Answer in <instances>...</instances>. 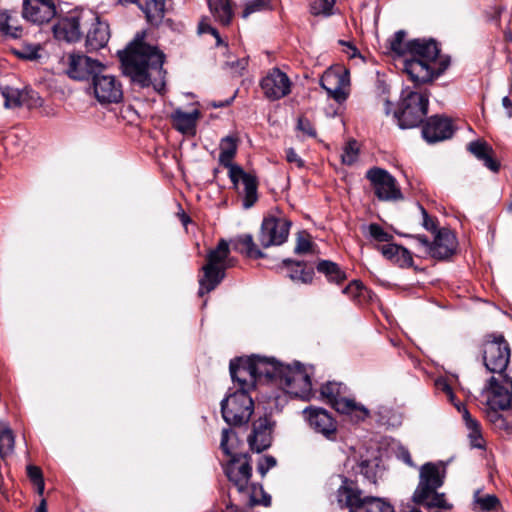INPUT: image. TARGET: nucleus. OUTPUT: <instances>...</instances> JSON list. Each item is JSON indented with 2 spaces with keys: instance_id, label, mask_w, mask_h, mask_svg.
<instances>
[{
  "instance_id": "f257e3e1",
  "label": "nucleus",
  "mask_w": 512,
  "mask_h": 512,
  "mask_svg": "<svg viewBox=\"0 0 512 512\" xmlns=\"http://www.w3.org/2000/svg\"><path fill=\"white\" fill-rule=\"evenodd\" d=\"M229 368L233 383L253 389L257 382H273L294 397L303 400L315 397L310 374L298 362L284 365L274 358L251 356L231 360Z\"/></svg>"
},
{
  "instance_id": "f03ea898",
  "label": "nucleus",
  "mask_w": 512,
  "mask_h": 512,
  "mask_svg": "<svg viewBox=\"0 0 512 512\" xmlns=\"http://www.w3.org/2000/svg\"><path fill=\"white\" fill-rule=\"evenodd\" d=\"M405 38V31H397L388 41L389 48L404 57L403 71L415 84L431 82L448 68L450 60L439 55L435 41L413 39L406 42Z\"/></svg>"
},
{
  "instance_id": "7ed1b4c3",
  "label": "nucleus",
  "mask_w": 512,
  "mask_h": 512,
  "mask_svg": "<svg viewBox=\"0 0 512 512\" xmlns=\"http://www.w3.org/2000/svg\"><path fill=\"white\" fill-rule=\"evenodd\" d=\"M123 73L140 87L152 86L161 92L165 87L163 69L165 55L157 47L144 42V33L137 34L125 50L118 52Z\"/></svg>"
},
{
  "instance_id": "20e7f679",
  "label": "nucleus",
  "mask_w": 512,
  "mask_h": 512,
  "mask_svg": "<svg viewBox=\"0 0 512 512\" xmlns=\"http://www.w3.org/2000/svg\"><path fill=\"white\" fill-rule=\"evenodd\" d=\"M445 473L446 470L443 466L431 462L422 465L412 501L428 509H452V505L446 501L445 494L438 492L444 483Z\"/></svg>"
},
{
  "instance_id": "39448f33",
  "label": "nucleus",
  "mask_w": 512,
  "mask_h": 512,
  "mask_svg": "<svg viewBox=\"0 0 512 512\" xmlns=\"http://www.w3.org/2000/svg\"><path fill=\"white\" fill-rule=\"evenodd\" d=\"M237 147L238 139L236 137L229 135L222 138L219 146V163L229 169V178L235 187H238L240 183L243 185V206L248 209L258 199V181L254 174L245 172L240 166L232 163Z\"/></svg>"
},
{
  "instance_id": "423d86ee",
  "label": "nucleus",
  "mask_w": 512,
  "mask_h": 512,
  "mask_svg": "<svg viewBox=\"0 0 512 512\" xmlns=\"http://www.w3.org/2000/svg\"><path fill=\"white\" fill-rule=\"evenodd\" d=\"M225 474L239 493L247 496L252 505L269 506L271 497L262 488L250 482L252 466L248 454L233 455L225 467Z\"/></svg>"
},
{
  "instance_id": "0eeeda50",
  "label": "nucleus",
  "mask_w": 512,
  "mask_h": 512,
  "mask_svg": "<svg viewBox=\"0 0 512 512\" xmlns=\"http://www.w3.org/2000/svg\"><path fill=\"white\" fill-rule=\"evenodd\" d=\"M337 502L349 512H394V507L384 498L363 496L357 485L347 478L337 490Z\"/></svg>"
},
{
  "instance_id": "6e6552de",
  "label": "nucleus",
  "mask_w": 512,
  "mask_h": 512,
  "mask_svg": "<svg viewBox=\"0 0 512 512\" xmlns=\"http://www.w3.org/2000/svg\"><path fill=\"white\" fill-rule=\"evenodd\" d=\"M429 95L426 92L413 91L410 88L402 90L394 117L402 129L414 128L423 122L427 115Z\"/></svg>"
},
{
  "instance_id": "1a4fd4ad",
  "label": "nucleus",
  "mask_w": 512,
  "mask_h": 512,
  "mask_svg": "<svg viewBox=\"0 0 512 512\" xmlns=\"http://www.w3.org/2000/svg\"><path fill=\"white\" fill-rule=\"evenodd\" d=\"M320 395L337 412L348 415L353 421H363L369 415L367 408L349 397L347 386L341 382L328 381L321 387Z\"/></svg>"
},
{
  "instance_id": "9d476101",
  "label": "nucleus",
  "mask_w": 512,
  "mask_h": 512,
  "mask_svg": "<svg viewBox=\"0 0 512 512\" xmlns=\"http://www.w3.org/2000/svg\"><path fill=\"white\" fill-rule=\"evenodd\" d=\"M229 245L222 239L217 247L207 255V263L202 267L203 276L199 279V296L214 290L225 276V270L230 266Z\"/></svg>"
},
{
  "instance_id": "9b49d317",
  "label": "nucleus",
  "mask_w": 512,
  "mask_h": 512,
  "mask_svg": "<svg viewBox=\"0 0 512 512\" xmlns=\"http://www.w3.org/2000/svg\"><path fill=\"white\" fill-rule=\"evenodd\" d=\"M237 390L229 393L221 402V412L224 420L230 425H242L249 421L254 403L249 391L252 390L242 383H234Z\"/></svg>"
},
{
  "instance_id": "f8f14e48",
  "label": "nucleus",
  "mask_w": 512,
  "mask_h": 512,
  "mask_svg": "<svg viewBox=\"0 0 512 512\" xmlns=\"http://www.w3.org/2000/svg\"><path fill=\"white\" fill-rule=\"evenodd\" d=\"M96 19L97 12L92 9H74L54 26V34L59 40L77 42L82 38L83 30Z\"/></svg>"
},
{
  "instance_id": "ddd939ff",
  "label": "nucleus",
  "mask_w": 512,
  "mask_h": 512,
  "mask_svg": "<svg viewBox=\"0 0 512 512\" xmlns=\"http://www.w3.org/2000/svg\"><path fill=\"white\" fill-rule=\"evenodd\" d=\"M510 347L503 335H488L483 343V361L491 373L502 375L510 361Z\"/></svg>"
},
{
  "instance_id": "4468645a",
  "label": "nucleus",
  "mask_w": 512,
  "mask_h": 512,
  "mask_svg": "<svg viewBox=\"0 0 512 512\" xmlns=\"http://www.w3.org/2000/svg\"><path fill=\"white\" fill-rule=\"evenodd\" d=\"M366 178L373 188L375 196L380 201H398L403 199V194L393 177L387 170L373 167L366 172Z\"/></svg>"
},
{
  "instance_id": "2eb2a0df",
  "label": "nucleus",
  "mask_w": 512,
  "mask_h": 512,
  "mask_svg": "<svg viewBox=\"0 0 512 512\" xmlns=\"http://www.w3.org/2000/svg\"><path fill=\"white\" fill-rule=\"evenodd\" d=\"M92 92L101 104L119 103L123 98L121 82L112 74L98 72L92 79Z\"/></svg>"
},
{
  "instance_id": "dca6fc26",
  "label": "nucleus",
  "mask_w": 512,
  "mask_h": 512,
  "mask_svg": "<svg viewBox=\"0 0 512 512\" xmlns=\"http://www.w3.org/2000/svg\"><path fill=\"white\" fill-rule=\"evenodd\" d=\"M320 85L326 90L329 97L341 103L347 99L349 94V71L341 66L330 67L323 73Z\"/></svg>"
},
{
  "instance_id": "f3484780",
  "label": "nucleus",
  "mask_w": 512,
  "mask_h": 512,
  "mask_svg": "<svg viewBox=\"0 0 512 512\" xmlns=\"http://www.w3.org/2000/svg\"><path fill=\"white\" fill-rule=\"evenodd\" d=\"M291 223L285 218H264L259 234V242L263 248L283 244L289 235Z\"/></svg>"
},
{
  "instance_id": "a211bd4d",
  "label": "nucleus",
  "mask_w": 512,
  "mask_h": 512,
  "mask_svg": "<svg viewBox=\"0 0 512 512\" xmlns=\"http://www.w3.org/2000/svg\"><path fill=\"white\" fill-rule=\"evenodd\" d=\"M104 70L99 61L82 53H72L68 57L67 74L74 80H88Z\"/></svg>"
},
{
  "instance_id": "6ab92c4d",
  "label": "nucleus",
  "mask_w": 512,
  "mask_h": 512,
  "mask_svg": "<svg viewBox=\"0 0 512 512\" xmlns=\"http://www.w3.org/2000/svg\"><path fill=\"white\" fill-rule=\"evenodd\" d=\"M261 89L270 100H278L291 92L289 77L278 68L272 69L260 83Z\"/></svg>"
},
{
  "instance_id": "aec40b11",
  "label": "nucleus",
  "mask_w": 512,
  "mask_h": 512,
  "mask_svg": "<svg viewBox=\"0 0 512 512\" xmlns=\"http://www.w3.org/2000/svg\"><path fill=\"white\" fill-rule=\"evenodd\" d=\"M22 15L27 21L41 25L55 17L56 6L53 0H23Z\"/></svg>"
},
{
  "instance_id": "412c9836",
  "label": "nucleus",
  "mask_w": 512,
  "mask_h": 512,
  "mask_svg": "<svg viewBox=\"0 0 512 512\" xmlns=\"http://www.w3.org/2000/svg\"><path fill=\"white\" fill-rule=\"evenodd\" d=\"M307 415L310 427L328 440H335L337 435V422L322 408H306L303 411Z\"/></svg>"
},
{
  "instance_id": "4be33fe9",
  "label": "nucleus",
  "mask_w": 512,
  "mask_h": 512,
  "mask_svg": "<svg viewBox=\"0 0 512 512\" xmlns=\"http://www.w3.org/2000/svg\"><path fill=\"white\" fill-rule=\"evenodd\" d=\"M453 133L454 127L451 120L438 115L430 117L422 129V135L429 143L449 139Z\"/></svg>"
},
{
  "instance_id": "5701e85b",
  "label": "nucleus",
  "mask_w": 512,
  "mask_h": 512,
  "mask_svg": "<svg viewBox=\"0 0 512 512\" xmlns=\"http://www.w3.org/2000/svg\"><path fill=\"white\" fill-rule=\"evenodd\" d=\"M2 96L4 97V104L7 108H17L26 106L33 108L41 105V98L38 93L31 89L20 90L13 87H3Z\"/></svg>"
},
{
  "instance_id": "b1692460",
  "label": "nucleus",
  "mask_w": 512,
  "mask_h": 512,
  "mask_svg": "<svg viewBox=\"0 0 512 512\" xmlns=\"http://www.w3.org/2000/svg\"><path fill=\"white\" fill-rule=\"evenodd\" d=\"M353 469L355 473L363 475L372 484H376L384 472L382 459L377 451L362 455Z\"/></svg>"
},
{
  "instance_id": "393cba45",
  "label": "nucleus",
  "mask_w": 512,
  "mask_h": 512,
  "mask_svg": "<svg viewBox=\"0 0 512 512\" xmlns=\"http://www.w3.org/2000/svg\"><path fill=\"white\" fill-rule=\"evenodd\" d=\"M251 450L260 453L271 446L272 424L266 418H259L253 423L252 433L248 436Z\"/></svg>"
},
{
  "instance_id": "a878e982",
  "label": "nucleus",
  "mask_w": 512,
  "mask_h": 512,
  "mask_svg": "<svg viewBox=\"0 0 512 512\" xmlns=\"http://www.w3.org/2000/svg\"><path fill=\"white\" fill-rule=\"evenodd\" d=\"M86 47L89 50H99L106 46L110 39V29L108 23L101 21L97 14V19L86 27Z\"/></svg>"
},
{
  "instance_id": "bb28decb",
  "label": "nucleus",
  "mask_w": 512,
  "mask_h": 512,
  "mask_svg": "<svg viewBox=\"0 0 512 512\" xmlns=\"http://www.w3.org/2000/svg\"><path fill=\"white\" fill-rule=\"evenodd\" d=\"M455 249V235L448 229H441L438 231L432 246H429V255L442 260L450 257Z\"/></svg>"
},
{
  "instance_id": "cd10ccee",
  "label": "nucleus",
  "mask_w": 512,
  "mask_h": 512,
  "mask_svg": "<svg viewBox=\"0 0 512 512\" xmlns=\"http://www.w3.org/2000/svg\"><path fill=\"white\" fill-rule=\"evenodd\" d=\"M511 391L500 385L495 377H491L488 381V389L491 391L489 404L492 408L505 410L512 408V382L509 383Z\"/></svg>"
},
{
  "instance_id": "c85d7f7f",
  "label": "nucleus",
  "mask_w": 512,
  "mask_h": 512,
  "mask_svg": "<svg viewBox=\"0 0 512 512\" xmlns=\"http://www.w3.org/2000/svg\"><path fill=\"white\" fill-rule=\"evenodd\" d=\"M468 150L478 160L482 161L484 166L492 172H498L500 163L494 157L493 148L485 141H473L468 144Z\"/></svg>"
},
{
  "instance_id": "c756f323",
  "label": "nucleus",
  "mask_w": 512,
  "mask_h": 512,
  "mask_svg": "<svg viewBox=\"0 0 512 512\" xmlns=\"http://www.w3.org/2000/svg\"><path fill=\"white\" fill-rule=\"evenodd\" d=\"M455 408L462 414V418L465 422L466 428L468 429V438L473 448H484V439L482 436L480 423L471 416L463 403L455 404Z\"/></svg>"
},
{
  "instance_id": "7c9ffc66",
  "label": "nucleus",
  "mask_w": 512,
  "mask_h": 512,
  "mask_svg": "<svg viewBox=\"0 0 512 512\" xmlns=\"http://www.w3.org/2000/svg\"><path fill=\"white\" fill-rule=\"evenodd\" d=\"M377 249L386 259L398 264L399 266H411L413 263L410 252L400 245L389 242L388 244L381 246L378 245Z\"/></svg>"
},
{
  "instance_id": "2f4dec72",
  "label": "nucleus",
  "mask_w": 512,
  "mask_h": 512,
  "mask_svg": "<svg viewBox=\"0 0 512 512\" xmlns=\"http://www.w3.org/2000/svg\"><path fill=\"white\" fill-rule=\"evenodd\" d=\"M0 33L9 38L17 39L23 34V28L19 23L17 12H0Z\"/></svg>"
},
{
  "instance_id": "473e14b6",
  "label": "nucleus",
  "mask_w": 512,
  "mask_h": 512,
  "mask_svg": "<svg viewBox=\"0 0 512 512\" xmlns=\"http://www.w3.org/2000/svg\"><path fill=\"white\" fill-rule=\"evenodd\" d=\"M283 265L287 268L288 276L291 280L304 284L312 282L314 271L311 268H307L302 262L285 259L283 260Z\"/></svg>"
},
{
  "instance_id": "72a5a7b5",
  "label": "nucleus",
  "mask_w": 512,
  "mask_h": 512,
  "mask_svg": "<svg viewBox=\"0 0 512 512\" xmlns=\"http://www.w3.org/2000/svg\"><path fill=\"white\" fill-rule=\"evenodd\" d=\"M199 116L200 113L197 109L189 113L177 109L172 113L171 118L178 131L188 133L194 130Z\"/></svg>"
},
{
  "instance_id": "f704fd0d",
  "label": "nucleus",
  "mask_w": 512,
  "mask_h": 512,
  "mask_svg": "<svg viewBox=\"0 0 512 512\" xmlns=\"http://www.w3.org/2000/svg\"><path fill=\"white\" fill-rule=\"evenodd\" d=\"M208 5L217 22L224 26L230 24L233 17L230 0H208Z\"/></svg>"
},
{
  "instance_id": "c9c22d12",
  "label": "nucleus",
  "mask_w": 512,
  "mask_h": 512,
  "mask_svg": "<svg viewBox=\"0 0 512 512\" xmlns=\"http://www.w3.org/2000/svg\"><path fill=\"white\" fill-rule=\"evenodd\" d=\"M145 13L147 21L154 26H158L165 16V0H148L145 5H140Z\"/></svg>"
},
{
  "instance_id": "e433bc0d",
  "label": "nucleus",
  "mask_w": 512,
  "mask_h": 512,
  "mask_svg": "<svg viewBox=\"0 0 512 512\" xmlns=\"http://www.w3.org/2000/svg\"><path fill=\"white\" fill-rule=\"evenodd\" d=\"M501 506L499 499L493 494H483L477 490L473 497V510L478 512H494Z\"/></svg>"
},
{
  "instance_id": "4c0bfd02",
  "label": "nucleus",
  "mask_w": 512,
  "mask_h": 512,
  "mask_svg": "<svg viewBox=\"0 0 512 512\" xmlns=\"http://www.w3.org/2000/svg\"><path fill=\"white\" fill-rule=\"evenodd\" d=\"M234 249L254 259L262 258L264 256L261 250L254 243L253 237L250 234L237 237L234 240Z\"/></svg>"
},
{
  "instance_id": "58836bf2",
  "label": "nucleus",
  "mask_w": 512,
  "mask_h": 512,
  "mask_svg": "<svg viewBox=\"0 0 512 512\" xmlns=\"http://www.w3.org/2000/svg\"><path fill=\"white\" fill-rule=\"evenodd\" d=\"M317 270L323 273L330 282L339 284L346 279L345 272L341 270L338 264L329 260L320 261L317 264Z\"/></svg>"
},
{
  "instance_id": "ea45409f",
  "label": "nucleus",
  "mask_w": 512,
  "mask_h": 512,
  "mask_svg": "<svg viewBox=\"0 0 512 512\" xmlns=\"http://www.w3.org/2000/svg\"><path fill=\"white\" fill-rule=\"evenodd\" d=\"M14 435L9 426L0 421V457H5L13 451Z\"/></svg>"
},
{
  "instance_id": "a19ab883",
  "label": "nucleus",
  "mask_w": 512,
  "mask_h": 512,
  "mask_svg": "<svg viewBox=\"0 0 512 512\" xmlns=\"http://www.w3.org/2000/svg\"><path fill=\"white\" fill-rule=\"evenodd\" d=\"M336 0H314L310 5V12L314 16H330L334 14Z\"/></svg>"
},
{
  "instance_id": "79ce46f5",
  "label": "nucleus",
  "mask_w": 512,
  "mask_h": 512,
  "mask_svg": "<svg viewBox=\"0 0 512 512\" xmlns=\"http://www.w3.org/2000/svg\"><path fill=\"white\" fill-rule=\"evenodd\" d=\"M359 147L355 140L349 141L344 147L341 155L342 163L346 165H353L358 160Z\"/></svg>"
},
{
  "instance_id": "37998d69",
  "label": "nucleus",
  "mask_w": 512,
  "mask_h": 512,
  "mask_svg": "<svg viewBox=\"0 0 512 512\" xmlns=\"http://www.w3.org/2000/svg\"><path fill=\"white\" fill-rule=\"evenodd\" d=\"M369 237L377 242H385L388 244L392 239L393 235L385 231L379 224L371 223L367 226Z\"/></svg>"
},
{
  "instance_id": "c03bdc74",
  "label": "nucleus",
  "mask_w": 512,
  "mask_h": 512,
  "mask_svg": "<svg viewBox=\"0 0 512 512\" xmlns=\"http://www.w3.org/2000/svg\"><path fill=\"white\" fill-rule=\"evenodd\" d=\"M270 5L271 0H250L245 4L242 16L247 18L252 13L269 9Z\"/></svg>"
},
{
  "instance_id": "a18cd8bd",
  "label": "nucleus",
  "mask_w": 512,
  "mask_h": 512,
  "mask_svg": "<svg viewBox=\"0 0 512 512\" xmlns=\"http://www.w3.org/2000/svg\"><path fill=\"white\" fill-rule=\"evenodd\" d=\"M27 474L30 478V480L33 482V484L36 487V491L39 495H42L44 492V481L42 477V472L39 467L29 465L27 467Z\"/></svg>"
},
{
  "instance_id": "49530a36",
  "label": "nucleus",
  "mask_w": 512,
  "mask_h": 512,
  "mask_svg": "<svg viewBox=\"0 0 512 512\" xmlns=\"http://www.w3.org/2000/svg\"><path fill=\"white\" fill-rule=\"evenodd\" d=\"M235 433L230 428L222 430L220 448L227 456H232L233 438Z\"/></svg>"
},
{
  "instance_id": "de8ad7c7",
  "label": "nucleus",
  "mask_w": 512,
  "mask_h": 512,
  "mask_svg": "<svg viewBox=\"0 0 512 512\" xmlns=\"http://www.w3.org/2000/svg\"><path fill=\"white\" fill-rule=\"evenodd\" d=\"M277 465V460L271 455H264L259 457L257 461V471L262 477H265L267 472Z\"/></svg>"
},
{
  "instance_id": "09e8293b",
  "label": "nucleus",
  "mask_w": 512,
  "mask_h": 512,
  "mask_svg": "<svg viewBox=\"0 0 512 512\" xmlns=\"http://www.w3.org/2000/svg\"><path fill=\"white\" fill-rule=\"evenodd\" d=\"M39 49L35 45H25L19 50H14V53L22 59L34 60L39 57Z\"/></svg>"
},
{
  "instance_id": "8fccbe9b",
  "label": "nucleus",
  "mask_w": 512,
  "mask_h": 512,
  "mask_svg": "<svg viewBox=\"0 0 512 512\" xmlns=\"http://www.w3.org/2000/svg\"><path fill=\"white\" fill-rule=\"evenodd\" d=\"M312 243L306 235H299L295 246V253L304 254L311 250Z\"/></svg>"
},
{
  "instance_id": "3c124183",
  "label": "nucleus",
  "mask_w": 512,
  "mask_h": 512,
  "mask_svg": "<svg viewBox=\"0 0 512 512\" xmlns=\"http://www.w3.org/2000/svg\"><path fill=\"white\" fill-rule=\"evenodd\" d=\"M364 286L359 281H352L348 286L343 289V293L351 296L352 298H357L361 296L362 290Z\"/></svg>"
},
{
  "instance_id": "603ef678",
  "label": "nucleus",
  "mask_w": 512,
  "mask_h": 512,
  "mask_svg": "<svg viewBox=\"0 0 512 512\" xmlns=\"http://www.w3.org/2000/svg\"><path fill=\"white\" fill-rule=\"evenodd\" d=\"M198 31L201 34L209 33V34L213 35L216 38L217 45L221 44L222 40L220 38L218 31L214 27H212L209 23H207L205 20H202L199 23Z\"/></svg>"
},
{
  "instance_id": "864d4df0",
  "label": "nucleus",
  "mask_w": 512,
  "mask_h": 512,
  "mask_svg": "<svg viewBox=\"0 0 512 512\" xmlns=\"http://www.w3.org/2000/svg\"><path fill=\"white\" fill-rule=\"evenodd\" d=\"M436 386L439 390L444 392L448 397L449 401L455 406V404H459L460 402H455V395L451 388V386L445 380H438L436 382Z\"/></svg>"
},
{
  "instance_id": "5fc2aeb1",
  "label": "nucleus",
  "mask_w": 512,
  "mask_h": 512,
  "mask_svg": "<svg viewBox=\"0 0 512 512\" xmlns=\"http://www.w3.org/2000/svg\"><path fill=\"white\" fill-rule=\"evenodd\" d=\"M298 129L308 136L314 137L316 135V131L308 119L300 118L298 120Z\"/></svg>"
},
{
  "instance_id": "6e6d98bb",
  "label": "nucleus",
  "mask_w": 512,
  "mask_h": 512,
  "mask_svg": "<svg viewBox=\"0 0 512 512\" xmlns=\"http://www.w3.org/2000/svg\"><path fill=\"white\" fill-rule=\"evenodd\" d=\"M420 210L423 216V226L428 231H434L436 229L435 221L432 217H430L427 213V211L420 206Z\"/></svg>"
},
{
  "instance_id": "4d7b16f0",
  "label": "nucleus",
  "mask_w": 512,
  "mask_h": 512,
  "mask_svg": "<svg viewBox=\"0 0 512 512\" xmlns=\"http://www.w3.org/2000/svg\"><path fill=\"white\" fill-rule=\"evenodd\" d=\"M286 160L289 163H295L297 167H303V160L298 156L293 148L286 150Z\"/></svg>"
},
{
  "instance_id": "13d9d810",
  "label": "nucleus",
  "mask_w": 512,
  "mask_h": 512,
  "mask_svg": "<svg viewBox=\"0 0 512 512\" xmlns=\"http://www.w3.org/2000/svg\"><path fill=\"white\" fill-rule=\"evenodd\" d=\"M397 455H398V458L401 459L408 466H411V467L414 466L411 455L406 448H404V447L399 448Z\"/></svg>"
},
{
  "instance_id": "bf43d9fd",
  "label": "nucleus",
  "mask_w": 512,
  "mask_h": 512,
  "mask_svg": "<svg viewBox=\"0 0 512 512\" xmlns=\"http://www.w3.org/2000/svg\"><path fill=\"white\" fill-rule=\"evenodd\" d=\"M248 65V61L246 58H243L241 60H238L237 62H232L230 64L232 69H235L236 73L241 75L242 71L246 69Z\"/></svg>"
},
{
  "instance_id": "052dcab7",
  "label": "nucleus",
  "mask_w": 512,
  "mask_h": 512,
  "mask_svg": "<svg viewBox=\"0 0 512 512\" xmlns=\"http://www.w3.org/2000/svg\"><path fill=\"white\" fill-rule=\"evenodd\" d=\"M491 418H492V421L495 424H497L500 428L508 429V424H507L505 418L501 414L494 412L491 415Z\"/></svg>"
},
{
  "instance_id": "680f3d73",
  "label": "nucleus",
  "mask_w": 512,
  "mask_h": 512,
  "mask_svg": "<svg viewBox=\"0 0 512 512\" xmlns=\"http://www.w3.org/2000/svg\"><path fill=\"white\" fill-rule=\"evenodd\" d=\"M502 105L507 110V116L512 118V101L508 96L503 97Z\"/></svg>"
},
{
  "instance_id": "e2e57ef3",
  "label": "nucleus",
  "mask_w": 512,
  "mask_h": 512,
  "mask_svg": "<svg viewBox=\"0 0 512 512\" xmlns=\"http://www.w3.org/2000/svg\"><path fill=\"white\" fill-rule=\"evenodd\" d=\"M415 239L424 246L426 252L429 254V246H432V243L429 242L426 236L424 235H417Z\"/></svg>"
},
{
  "instance_id": "0e129e2a",
  "label": "nucleus",
  "mask_w": 512,
  "mask_h": 512,
  "mask_svg": "<svg viewBox=\"0 0 512 512\" xmlns=\"http://www.w3.org/2000/svg\"><path fill=\"white\" fill-rule=\"evenodd\" d=\"M347 47H348V50L346 51L347 54L350 57H355L357 54V49L354 46H352L351 44H347Z\"/></svg>"
},
{
  "instance_id": "69168bd1",
  "label": "nucleus",
  "mask_w": 512,
  "mask_h": 512,
  "mask_svg": "<svg viewBox=\"0 0 512 512\" xmlns=\"http://www.w3.org/2000/svg\"><path fill=\"white\" fill-rule=\"evenodd\" d=\"M36 512H47L46 500L42 499L40 505L38 506Z\"/></svg>"
},
{
  "instance_id": "338daca9",
  "label": "nucleus",
  "mask_w": 512,
  "mask_h": 512,
  "mask_svg": "<svg viewBox=\"0 0 512 512\" xmlns=\"http://www.w3.org/2000/svg\"><path fill=\"white\" fill-rule=\"evenodd\" d=\"M226 512H243V510L238 507L227 506Z\"/></svg>"
},
{
  "instance_id": "774afa93",
  "label": "nucleus",
  "mask_w": 512,
  "mask_h": 512,
  "mask_svg": "<svg viewBox=\"0 0 512 512\" xmlns=\"http://www.w3.org/2000/svg\"><path fill=\"white\" fill-rule=\"evenodd\" d=\"M230 102H231V100H228L226 103H222V102H220V103H214V104H213V106H214V107H216V108H219V107H223V106H225V105H229V104H230Z\"/></svg>"
}]
</instances>
